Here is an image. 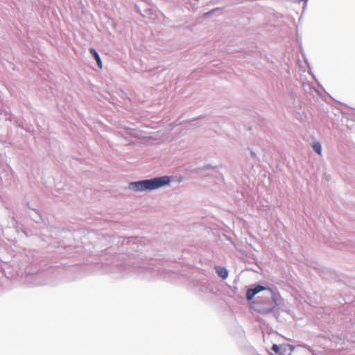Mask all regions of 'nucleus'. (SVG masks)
I'll return each instance as SVG.
<instances>
[{"label": "nucleus", "mask_w": 355, "mask_h": 355, "mask_svg": "<svg viewBox=\"0 0 355 355\" xmlns=\"http://www.w3.org/2000/svg\"><path fill=\"white\" fill-rule=\"evenodd\" d=\"M302 58H304V62H305L306 63H308L307 60H306V57H305V55H304L303 53H302Z\"/></svg>", "instance_id": "nucleus-15"}, {"label": "nucleus", "mask_w": 355, "mask_h": 355, "mask_svg": "<svg viewBox=\"0 0 355 355\" xmlns=\"http://www.w3.org/2000/svg\"><path fill=\"white\" fill-rule=\"evenodd\" d=\"M252 288H253V290L254 291H256V293H260L261 291H265V290H268L269 288H266L261 284H254Z\"/></svg>", "instance_id": "nucleus-7"}, {"label": "nucleus", "mask_w": 355, "mask_h": 355, "mask_svg": "<svg viewBox=\"0 0 355 355\" xmlns=\"http://www.w3.org/2000/svg\"><path fill=\"white\" fill-rule=\"evenodd\" d=\"M250 155H251V157H252V158H255V157H256V156H257V155H256V153H255L254 151H252V150H250Z\"/></svg>", "instance_id": "nucleus-13"}, {"label": "nucleus", "mask_w": 355, "mask_h": 355, "mask_svg": "<svg viewBox=\"0 0 355 355\" xmlns=\"http://www.w3.org/2000/svg\"><path fill=\"white\" fill-rule=\"evenodd\" d=\"M268 291L271 293V298L275 304V306H278L279 304L278 302V296L271 288H269Z\"/></svg>", "instance_id": "nucleus-9"}, {"label": "nucleus", "mask_w": 355, "mask_h": 355, "mask_svg": "<svg viewBox=\"0 0 355 355\" xmlns=\"http://www.w3.org/2000/svg\"><path fill=\"white\" fill-rule=\"evenodd\" d=\"M216 166H214L211 164H206L205 166L200 168V170H208L211 168H216Z\"/></svg>", "instance_id": "nucleus-11"}, {"label": "nucleus", "mask_w": 355, "mask_h": 355, "mask_svg": "<svg viewBox=\"0 0 355 355\" xmlns=\"http://www.w3.org/2000/svg\"><path fill=\"white\" fill-rule=\"evenodd\" d=\"M313 149L315 153H317L318 155H320L322 153V145L320 142H315L313 144Z\"/></svg>", "instance_id": "nucleus-8"}, {"label": "nucleus", "mask_w": 355, "mask_h": 355, "mask_svg": "<svg viewBox=\"0 0 355 355\" xmlns=\"http://www.w3.org/2000/svg\"><path fill=\"white\" fill-rule=\"evenodd\" d=\"M291 1L294 3H301L303 2V0H291Z\"/></svg>", "instance_id": "nucleus-14"}, {"label": "nucleus", "mask_w": 355, "mask_h": 355, "mask_svg": "<svg viewBox=\"0 0 355 355\" xmlns=\"http://www.w3.org/2000/svg\"><path fill=\"white\" fill-rule=\"evenodd\" d=\"M35 214H36V216H35V218H33V220H34L35 222H37H37L41 219V217H40V216L38 214V213H37V212H35Z\"/></svg>", "instance_id": "nucleus-12"}, {"label": "nucleus", "mask_w": 355, "mask_h": 355, "mask_svg": "<svg viewBox=\"0 0 355 355\" xmlns=\"http://www.w3.org/2000/svg\"><path fill=\"white\" fill-rule=\"evenodd\" d=\"M308 0H303V2L306 3Z\"/></svg>", "instance_id": "nucleus-17"}, {"label": "nucleus", "mask_w": 355, "mask_h": 355, "mask_svg": "<svg viewBox=\"0 0 355 355\" xmlns=\"http://www.w3.org/2000/svg\"><path fill=\"white\" fill-rule=\"evenodd\" d=\"M272 350L275 352V353H279L280 350V347L277 344H273L271 347Z\"/></svg>", "instance_id": "nucleus-10"}, {"label": "nucleus", "mask_w": 355, "mask_h": 355, "mask_svg": "<svg viewBox=\"0 0 355 355\" xmlns=\"http://www.w3.org/2000/svg\"><path fill=\"white\" fill-rule=\"evenodd\" d=\"M196 288L198 290V294L201 296H204L209 293H214L213 289L210 284L206 282H199L196 284Z\"/></svg>", "instance_id": "nucleus-3"}, {"label": "nucleus", "mask_w": 355, "mask_h": 355, "mask_svg": "<svg viewBox=\"0 0 355 355\" xmlns=\"http://www.w3.org/2000/svg\"><path fill=\"white\" fill-rule=\"evenodd\" d=\"M216 272L217 275L223 279H225L228 277V270L225 267L216 266Z\"/></svg>", "instance_id": "nucleus-5"}, {"label": "nucleus", "mask_w": 355, "mask_h": 355, "mask_svg": "<svg viewBox=\"0 0 355 355\" xmlns=\"http://www.w3.org/2000/svg\"><path fill=\"white\" fill-rule=\"evenodd\" d=\"M137 273L144 278L153 279L158 277V270L153 268H139Z\"/></svg>", "instance_id": "nucleus-2"}, {"label": "nucleus", "mask_w": 355, "mask_h": 355, "mask_svg": "<svg viewBox=\"0 0 355 355\" xmlns=\"http://www.w3.org/2000/svg\"><path fill=\"white\" fill-rule=\"evenodd\" d=\"M257 295L256 291L253 290V288L251 287L247 290L246 292V300L248 301L252 300L254 297Z\"/></svg>", "instance_id": "nucleus-6"}, {"label": "nucleus", "mask_w": 355, "mask_h": 355, "mask_svg": "<svg viewBox=\"0 0 355 355\" xmlns=\"http://www.w3.org/2000/svg\"><path fill=\"white\" fill-rule=\"evenodd\" d=\"M171 178L168 175L154 177L138 181L130 182L128 188L134 191H151L170 184Z\"/></svg>", "instance_id": "nucleus-1"}, {"label": "nucleus", "mask_w": 355, "mask_h": 355, "mask_svg": "<svg viewBox=\"0 0 355 355\" xmlns=\"http://www.w3.org/2000/svg\"><path fill=\"white\" fill-rule=\"evenodd\" d=\"M89 53H90L91 55L92 56V58L96 61L97 65L100 68H102V66H103L102 60H101V58L99 55V53L97 52V51L94 48H90L89 49Z\"/></svg>", "instance_id": "nucleus-4"}, {"label": "nucleus", "mask_w": 355, "mask_h": 355, "mask_svg": "<svg viewBox=\"0 0 355 355\" xmlns=\"http://www.w3.org/2000/svg\"><path fill=\"white\" fill-rule=\"evenodd\" d=\"M273 309H274V307H272V308L270 309V310H269V311H272Z\"/></svg>", "instance_id": "nucleus-16"}]
</instances>
